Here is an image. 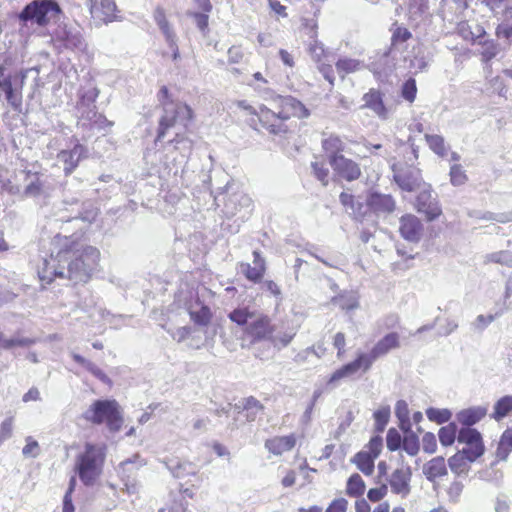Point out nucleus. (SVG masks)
Masks as SVG:
<instances>
[{
	"label": "nucleus",
	"instance_id": "f257e3e1",
	"mask_svg": "<svg viewBox=\"0 0 512 512\" xmlns=\"http://www.w3.org/2000/svg\"><path fill=\"white\" fill-rule=\"evenodd\" d=\"M99 259L100 251L96 247L71 240L56 255L42 258L37 273L46 284L55 278L68 279L74 284L86 283L97 269Z\"/></svg>",
	"mask_w": 512,
	"mask_h": 512
},
{
	"label": "nucleus",
	"instance_id": "f03ea898",
	"mask_svg": "<svg viewBox=\"0 0 512 512\" xmlns=\"http://www.w3.org/2000/svg\"><path fill=\"white\" fill-rule=\"evenodd\" d=\"M271 108L264 105L256 111L245 101H240L238 106L250 114L256 115L264 129L274 135H282L288 131L286 121L291 117L303 118L308 116V110L296 98L292 96H275L271 101Z\"/></svg>",
	"mask_w": 512,
	"mask_h": 512
},
{
	"label": "nucleus",
	"instance_id": "7ed1b4c3",
	"mask_svg": "<svg viewBox=\"0 0 512 512\" xmlns=\"http://www.w3.org/2000/svg\"><path fill=\"white\" fill-rule=\"evenodd\" d=\"M105 459L104 448L87 443L83 453L77 456L76 471L84 485H92L100 475Z\"/></svg>",
	"mask_w": 512,
	"mask_h": 512
},
{
	"label": "nucleus",
	"instance_id": "20e7f679",
	"mask_svg": "<svg viewBox=\"0 0 512 512\" xmlns=\"http://www.w3.org/2000/svg\"><path fill=\"white\" fill-rule=\"evenodd\" d=\"M84 419L93 424L106 422L112 432L120 430L123 418L119 411V405L115 400H96L83 414Z\"/></svg>",
	"mask_w": 512,
	"mask_h": 512
},
{
	"label": "nucleus",
	"instance_id": "39448f33",
	"mask_svg": "<svg viewBox=\"0 0 512 512\" xmlns=\"http://www.w3.org/2000/svg\"><path fill=\"white\" fill-rule=\"evenodd\" d=\"M163 113L159 119L156 141H161L167 131L173 127L187 128L193 118L192 109L183 102H167L162 108Z\"/></svg>",
	"mask_w": 512,
	"mask_h": 512
},
{
	"label": "nucleus",
	"instance_id": "423d86ee",
	"mask_svg": "<svg viewBox=\"0 0 512 512\" xmlns=\"http://www.w3.org/2000/svg\"><path fill=\"white\" fill-rule=\"evenodd\" d=\"M61 9L54 0H33L19 13L18 19L26 25L28 22L45 26L51 20H56Z\"/></svg>",
	"mask_w": 512,
	"mask_h": 512
},
{
	"label": "nucleus",
	"instance_id": "0eeeda50",
	"mask_svg": "<svg viewBox=\"0 0 512 512\" xmlns=\"http://www.w3.org/2000/svg\"><path fill=\"white\" fill-rule=\"evenodd\" d=\"M23 173L24 187L21 192V200L48 198L50 196L53 185L50 183L48 176L30 170H23Z\"/></svg>",
	"mask_w": 512,
	"mask_h": 512
},
{
	"label": "nucleus",
	"instance_id": "6e6552de",
	"mask_svg": "<svg viewBox=\"0 0 512 512\" xmlns=\"http://www.w3.org/2000/svg\"><path fill=\"white\" fill-rule=\"evenodd\" d=\"M458 443L465 444L461 451L469 462H474L484 453V444L480 432L474 428H461L457 435Z\"/></svg>",
	"mask_w": 512,
	"mask_h": 512
},
{
	"label": "nucleus",
	"instance_id": "1a4fd4ad",
	"mask_svg": "<svg viewBox=\"0 0 512 512\" xmlns=\"http://www.w3.org/2000/svg\"><path fill=\"white\" fill-rule=\"evenodd\" d=\"M400 347L399 335L396 332H391L380 339L369 353H361L358 356L364 363V371L370 369L375 360L385 356L392 349Z\"/></svg>",
	"mask_w": 512,
	"mask_h": 512
},
{
	"label": "nucleus",
	"instance_id": "9d476101",
	"mask_svg": "<svg viewBox=\"0 0 512 512\" xmlns=\"http://www.w3.org/2000/svg\"><path fill=\"white\" fill-rule=\"evenodd\" d=\"M26 78L25 73L19 75H8L7 81L0 82V91L4 93L5 99L16 112L22 109V87Z\"/></svg>",
	"mask_w": 512,
	"mask_h": 512
},
{
	"label": "nucleus",
	"instance_id": "9b49d317",
	"mask_svg": "<svg viewBox=\"0 0 512 512\" xmlns=\"http://www.w3.org/2000/svg\"><path fill=\"white\" fill-rule=\"evenodd\" d=\"M393 178L397 185L404 191L417 190L422 183L420 171L412 167H397L393 165Z\"/></svg>",
	"mask_w": 512,
	"mask_h": 512
},
{
	"label": "nucleus",
	"instance_id": "f8f14e48",
	"mask_svg": "<svg viewBox=\"0 0 512 512\" xmlns=\"http://www.w3.org/2000/svg\"><path fill=\"white\" fill-rule=\"evenodd\" d=\"M412 471L409 466L397 468L388 478L391 491L401 497H407L411 492Z\"/></svg>",
	"mask_w": 512,
	"mask_h": 512
},
{
	"label": "nucleus",
	"instance_id": "ddd939ff",
	"mask_svg": "<svg viewBox=\"0 0 512 512\" xmlns=\"http://www.w3.org/2000/svg\"><path fill=\"white\" fill-rule=\"evenodd\" d=\"M98 95L99 90L97 88H90L80 94L76 109L81 121L89 122L96 117L97 108L95 103Z\"/></svg>",
	"mask_w": 512,
	"mask_h": 512
},
{
	"label": "nucleus",
	"instance_id": "4468645a",
	"mask_svg": "<svg viewBox=\"0 0 512 512\" xmlns=\"http://www.w3.org/2000/svg\"><path fill=\"white\" fill-rule=\"evenodd\" d=\"M416 208L419 213L425 214L428 221L435 220L442 213L438 200L432 195L430 189H424L418 194Z\"/></svg>",
	"mask_w": 512,
	"mask_h": 512
},
{
	"label": "nucleus",
	"instance_id": "2eb2a0df",
	"mask_svg": "<svg viewBox=\"0 0 512 512\" xmlns=\"http://www.w3.org/2000/svg\"><path fill=\"white\" fill-rule=\"evenodd\" d=\"M86 153V147L77 143L72 149L61 150L57 154V161L63 165V171L66 176L70 175L77 168L80 160L86 157Z\"/></svg>",
	"mask_w": 512,
	"mask_h": 512
},
{
	"label": "nucleus",
	"instance_id": "dca6fc26",
	"mask_svg": "<svg viewBox=\"0 0 512 512\" xmlns=\"http://www.w3.org/2000/svg\"><path fill=\"white\" fill-rule=\"evenodd\" d=\"M90 3V12L95 20L105 24L120 20L116 15L117 6L114 0H101L99 5L96 0H90Z\"/></svg>",
	"mask_w": 512,
	"mask_h": 512
},
{
	"label": "nucleus",
	"instance_id": "f3484780",
	"mask_svg": "<svg viewBox=\"0 0 512 512\" xmlns=\"http://www.w3.org/2000/svg\"><path fill=\"white\" fill-rule=\"evenodd\" d=\"M330 166L340 178L349 182L354 181L361 176L359 164L345 156L336 159L334 158Z\"/></svg>",
	"mask_w": 512,
	"mask_h": 512
},
{
	"label": "nucleus",
	"instance_id": "a211bd4d",
	"mask_svg": "<svg viewBox=\"0 0 512 512\" xmlns=\"http://www.w3.org/2000/svg\"><path fill=\"white\" fill-rule=\"evenodd\" d=\"M422 229V224L416 216L407 214L400 218L399 231L405 240L418 242L421 238Z\"/></svg>",
	"mask_w": 512,
	"mask_h": 512
},
{
	"label": "nucleus",
	"instance_id": "6ab92c4d",
	"mask_svg": "<svg viewBox=\"0 0 512 512\" xmlns=\"http://www.w3.org/2000/svg\"><path fill=\"white\" fill-rule=\"evenodd\" d=\"M248 335L254 341L270 339L273 329L267 316L255 315L249 326L246 328Z\"/></svg>",
	"mask_w": 512,
	"mask_h": 512
},
{
	"label": "nucleus",
	"instance_id": "aec40b11",
	"mask_svg": "<svg viewBox=\"0 0 512 512\" xmlns=\"http://www.w3.org/2000/svg\"><path fill=\"white\" fill-rule=\"evenodd\" d=\"M364 370V363L358 356L354 361L343 365L337 369L327 380L326 386L328 389H334L338 386L342 379L349 378L356 374L360 369Z\"/></svg>",
	"mask_w": 512,
	"mask_h": 512
},
{
	"label": "nucleus",
	"instance_id": "412c9836",
	"mask_svg": "<svg viewBox=\"0 0 512 512\" xmlns=\"http://www.w3.org/2000/svg\"><path fill=\"white\" fill-rule=\"evenodd\" d=\"M253 266L248 263L241 264V271L246 276V278L252 282H259L265 273L266 265L265 259L261 256L259 251L253 252Z\"/></svg>",
	"mask_w": 512,
	"mask_h": 512
},
{
	"label": "nucleus",
	"instance_id": "4be33fe9",
	"mask_svg": "<svg viewBox=\"0 0 512 512\" xmlns=\"http://www.w3.org/2000/svg\"><path fill=\"white\" fill-rule=\"evenodd\" d=\"M367 205L375 213H391L395 209V201L391 195L373 192L367 198Z\"/></svg>",
	"mask_w": 512,
	"mask_h": 512
},
{
	"label": "nucleus",
	"instance_id": "5701e85b",
	"mask_svg": "<svg viewBox=\"0 0 512 512\" xmlns=\"http://www.w3.org/2000/svg\"><path fill=\"white\" fill-rule=\"evenodd\" d=\"M487 412V406H473L459 411L456 414V419L460 424L466 426L465 428H471L472 425L483 419Z\"/></svg>",
	"mask_w": 512,
	"mask_h": 512
},
{
	"label": "nucleus",
	"instance_id": "b1692460",
	"mask_svg": "<svg viewBox=\"0 0 512 512\" xmlns=\"http://www.w3.org/2000/svg\"><path fill=\"white\" fill-rule=\"evenodd\" d=\"M296 444V438L293 434L286 436H277L265 441V448L274 455H281L290 451Z\"/></svg>",
	"mask_w": 512,
	"mask_h": 512
},
{
	"label": "nucleus",
	"instance_id": "393cba45",
	"mask_svg": "<svg viewBox=\"0 0 512 512\" xmlns=\"http://www.w3.org/2000/svg\"><path fill=\"white\" fill-rule=\"evenodd\" d=\"M364 106L371 109L377 116L382 119L388 117V111L383 103L382 94L380 91L371 89L363 96Z\"/></svg>",
	"mask_w": 512,
	"mask_h": 512
},
{
	"label": "nucleus",
	"instance_id": "a878e982",
	"mask_svg": "<svg viewBox=\"0 0 512 512\" xmlns=\"http://www.w3.org/2000/svg\"><path fill=\"white\" fill-rule=\"evenodd\" d=\"M423 474L427 480L433 482L436 478L447 474L445 459L442 456L435 457L423 466Z\"/></svg>",
	"mask_w": 512,
	"mask_h": 512
},
{
	"label": "nucleus",
	"instance_id": "bb28decb",
	"mask_svg": "<svg viewBox=\"0 0 512 512\" xmlns=\"http://www.w3.org/2000/svg\"><path fill=\"white\" fill-rule=\"evenodd\" d=\"M322 147L327 154L329 164L335 158L344 156L342 152L345 151V143L338 136L331 135L322 141Z\"/></svg>",
	"mask_w": 512,
	"mask_h": 512
},
{
	"label": "nucleus",
	"instance_id": "cd10ccee",
	"mask_svg": "<svg viewBox=\"0 0 512 512\" xmlns=\"http://www.w3.org/2000/svg\"><path fill=\"white\" fill-rule=\"evenodd\" d=\"M252 206V200L248 195L239 193L231 195L225 203V213L229 216L235 215L240 208L249 209Z\"/></svg>",
	"mask_w": 512,
	"mask_h": 512
},
{
	"label": "nucleus",
	"instance_id": "c85d7f7f",
	"mask_svg": "<svg viewBox=\"0 0 512 512\" xmlns=\"http://www.w3.org/2000/svg\"><path fill=\"white\" fill-rule=\"evenodd\" d=\"M153 18L160 31L163 33L166 42H172L173 38L177 37L170 22L166 18L165 10L158 6L153 12Z\"/></svg>",
	"mask_w": 512,
	"mask_h": 512
},
{
	"label": "nucleus",
	"instance_id": "c756f323",
	"mask_svg": "<svg viewBox=\"0 0 512 512\" xmlns=\"http://www.w3.org/2000/svg\"><path fill=\"white\" fill-rule=\"evenodd\" d=\"M236 408L246 412L245 417L248 422L255 421L264 410L263 404L252 396L245 398L242 405H236Z\"/></svg>",
	"mask_w": 512,
	"mask_h": 512
},
{
	"label": "nucleus",
	"instance_id": "7c9ffc66",
	"mask_svg": "<svg viewBox=\"0 0 512 512\" xmlns=\"http://www.w3.org/2000/svg\"><path fill=\"white\" fill-rule=\"evenodd\" d=\"M61 39L64 46L71 50L81 51L86 47L85 40L79 31L64 30Z\"/></svg>",
	"mask_w": 512,
	"mask_h": 512
},
{
	"label": "nucleus",
	"instance_id": "2f4dec72",
	"mask_svg": "<svg viewBox=\"0 0 512 512\" xmlns=\"http://www.w3.org/2000/svg\"><path fill=\"white\" fill-rule=\"evenodd\" d=\"M192 321L200 326H207L210 323L212 313L208 306L196 304L189 311Z\"/></svg>",
	"mask_w": 512,
	"mask_h": 512
},
{
	"label": "nucleus",
	"instance_id": "473e14b6",
	"mask_svg": "<svg viewBox=\"0 0 512 512\" xmlns=\"http://www.w3.org/2000/svg\"><path fill=\"white\" fill-rule=\"evenodd\" d=\"M512 411V395L501 397L494 404V411L491 418L500 421L505 418Z\"/></svg>",
	"mask_w": 512,
	"mask_h": 512
},
{
	"label": "nucleus",
	"instance_id": "72a5a7b5",
	"mask_svg": "<svg viewBox=\"0 0 512 512\" xmlns=\"http://www.w3.org/2000/svg\"><path fill=\"white\" fill-rule=\"evenodd\" d=\"M363 67L364 64L357 59L342 58L336 62L337 72L342 78H344L346 74L361 70Z\"/></svg>",
	"mask_w": 512,
	"mask_h": 512
},
{
	"label": "nucleus",
	"instance_id": "f704fd0d",
	"mask_svg": "<svg viewBox=\"0 0 512 512\" xmlns=\"http://www.w3.org/2000/svg\"><path fill=\"white\" fill-rule=\"evenodd\" d=\"M374 460L375 458L367 452H358L354 457V463L357 468L365 475H371L374 471Z\"/></svg>",
	"mask_w": 512,
	"mask_h": 512
},
{
	"label": "nucleus",
	"instance_id": "c9c22d12",
	"mask_svg": "<svg viewBox=\"0 0 512 512\" xmlns=\"http://www.w3.org/2000/svg\"><path fill=\"white\" fill-rule=\"evenodd\" d=\"M458 427L454 422L440 428L438 436L439 441L443 446H450L454 443L458 435Z\"/></svg>",
	"mask_w": 512,
	"mask_h": 512
},
{
	"label": "nucleus",
	"instance_id": "e433bc0d",
	"mask_svg": "<svg viewBox=\"0 0 512 512\" xmlns=\"http://www.w3.org/2000/svg\"><path fill=\"white\" fill-rule=\"evenodd\" d=\"M365 491V483L362 477L355 473L351 475L347 481L346 492L351 497L361 496Z\"/></svg>",
	"mask_w": 512,
	"mask_h": 512
},
{
	"label": "nucleus",
	"instance_id": "4c0bfd02",
	"mask_svg": "<svg viewBox=\"0 0 512 512\" xmlns=\"http://www.w3.org/2000/svg\"><path fill=\"white\" fill-rule=\"evenodd\" d=\"M485 263H496L512 267V252L508 250H502L497 252L489 253L485 256Z\"/></svg>",
	"mask_w": 512,
	"mask_h": 512
},
{
	"label": "nucleus",
	"instance_id": "58836bf2",
	"mask_svg": "<svg viewBox=\"0 0 512 512\" xmlns=\"http://www.w3.org/2000/svg\"><path fill=\"white\" fill-rule=\"evenodd\" d=\"M255 315L256 314L254 312H250L248 308H238L229 313V318L240 326L247 325L248 327L250 321L255 318Z\"/></svg>",
	"mask_w": 512,
	"mask_h": 512
},
{
	"label": "nucleus",
	"instance_id": "ea45409f",
	"mask_svg": "<svg viewBox=\"0 0 512 512\" xmlns=\"http://www.w3.org/2000/svg\"><path fill=\"white\" fill-rule=\"evenodd\" d=\"M427 418L437 424L448 422L452 417V412L449 409H439L430 407L426 410Z\"/></svg>",
	"mask_w": 512,
	"mask_h": 512
},
{
	"label": "nucleus",
	"instance_id": "a19ab883",
	"mask_svg": "<svg viewBox=\"0 0 512 512\" xmlns=\"http://www.w3.org/2000/svg\"><path fill=\"white\" fill-rule=\"evenodd\" d=\"M429 148L437 155L443 157L447 154L444 138L440 135L425 134Z\"/></svg>",
	"mask_w": 512,
	"mask_h": 512
},
{
	"label": "nucleus",
	"instance_id": "79ce46f5",
	"mask_svg": "<svg viewBox=\"0 0 512 512\" xmlns=\"http://www.w3.org/2000/svg\"><path fill=\"white\" fill-rule=\"evenodd\" d=\"M308 51L312 59L320 63L322 59L328 57V51L324 48V45L317 39H313L308 45Z\"/></svg>",
	"mask_w": 512,
	"mask_h": 512
},
{
	"label": "nucleus",
	"instance_id": "37998d69",
	"mask_svg": "<svg viewBox=\"0 0 512 512\" xmlns=\"http://www.w3.org/2000/svg\"><path fill=\"white\" fill-rule=\"evenodd\" d=\"M467 462L469 461L466 459V455L463 451H458L448 459V465L455 473L463 472L467 466Z\"/></svg>",
	"mask_w": 512,
	"mask_h": 512
},
{
	"label": "nucleus",
	"instance_id": "c03bdc74",
	"mask_svg": "<svg viewBox=\"0 0 512 512\" xmlns=\"http://www.w3.org/2000/svg\"><path fill=\"white\" fill-rule=\"evenodd\" d=\"M390 417V407L385 406L374 412L375 430L383 432Z\"/></svg>",
	"mask_w": 512,
	"mask_h": 512
},
{
	"label": "nucleus",
	"instance_id": "a18cd8bd",
	"mask_svg": "<svg viewBox=\"0 0 512 512\" xmlns=\"http://www.w3.org/2000/svg\"><path fill=\"white\" fill-rule=\"evenodd\" d=\"M170 143L174 144V148L179 150L184 156L189 154L193 147V142L181 133H177Z\"/></svg>",
	"mask_w": 512,
	"mask_h": 512
},
{
	"label": "nucleus",
	"instance_id": "49530a36",
	"mask_svg": "<svg viewBox=\"0 0 512 512\" xmlns=\"http://www.w3.org/2000/svg\"><path fill=\"white\" fill-rule=\"evenodd\" d=\"M402 448L410 455L415 456L419 452L420 445L418 436L414 433L405 435L402 443Z\"/></svg>",
	"mask_w": 512,
	"mask_h": 512
},
{
	"label": "nucleus",
	"instance_id": "de8ad7c7",
	"mask_svg": "<svg viewBox=\"0 0 512 512\" xmlns=\"http://www.w3.org/2000/svg\"><path fill=\"white\" fill-rule=\"evenodd\" d=\"M417 94L416 81L413 78L406 80L401 87V96L408 102H414Z\"/></svg>",
	"mask_w": 512,
	"mask_h": 512
},
{
	"label": "nucleus",
	"instance_id": "09e8293b",
	"mask_svg": "<svg viewBox=\"0 0 512 512\" xmlns=\"http://www.w3.org/2000/svg\"><path fill=\"white\" fill-rule=\"evenodd\" d=\"M450 181L454 186H461L466 183L467 175L459 164H454L450 168Z\"/></svg>",
	"mask_w": 512,
	"mask_h": 512
},
{
	"label": "nucleus",
	"instance_id": "8fccbe9b",
	"mask_svg": "<svg viewBox=\"0 0 512 512\" xmlns=\"http://www.w3.org/2000/svg\"><path fill=\"white\" fill-rule=\"evenodd\" d=\"M497 317V314L478 315L471 323V327L475 332L482 333Z\"/></svg>",
	"mask_w": 512,
	"mask_h": 512
},
{
	"label": "nucleus",
	"instance_id": "3c124183",
	"mask_svg": "<svg viewBox=\"0 0 512 512\" xmlns=\"http://www.w3.org/2000/svg\"><path fill=\"white\" fill-rule=\"evenodd\" d=\"M34 343H35L34 339L16 336L11 339L3 340L1 343V347L8 350L15 346L29 347V346L33 345Z\"/></svg>",
	"mask_w": 512,
	"mask_h": 512
},
{
	"label": "nucleus",
	"instance_id": "603ef678",
	"mask_svg": "<svg viewBox=\"0 0 512 512\" xmlns=\"http://www.w3.org/2000/svg\"><path fill=\"white\" fill-rule=\"evenodd\" d=\"M311 168L314 176L324 185L326 186L329 181V169L325 166L324 163L312 162Z\"/></svg>",
	"mask_w": 512,
	"mask_h": 512
},
{
	"label": "nucleus",
	"instance_id": "864d4df0",
	"mask_svg": "<svg viewBox=\"0 0 512 512\" xmlns=\"http://www.w3.org/2000/svg\"><path fill=\"white\" fill-rule=\"evenodd\" d=\"M386 443L387 448L390 451H396L401 447L403 440L401 438L400 433L395 428H391L388 430L386 436Z\"/></svg>",
	"mask_w": 512,
	"mask_h": 512
},
{
	"label": "nucleus",
	"instance_id": "5fc2aeb1",
	"mask_svg": "<svg viewBox=\"0 0 512 512\" xmlns=\"http://www.w3.org/2000/svg\"><path fill=\"white\" fill-rule=\"evenodd\" d=\"M332 302L345 310H352L358 306L356 298L352 295L348 297H345L343 295L333 297Z\"/></svg>",
	"mask_w": 512,
	"mask_h": 512
},
{
	"label": "nucleus",
	"instance_id": "6e6d98bb",
	"mask_svg": "<svg viewBox=\"0 0 512 512\" xmlns=\"http://www.w3.org/2000/svg\"><path fill=\"white\" fill-rule=\"evenodd\" d=\"M92 129L107 130L113 126V122L109 121L104 115L96 113V117L88 122Z\"/></svg>",
	"mask_w": 512,
	"mask_h": 512
},
{
	"label": "nucleus",
	"instance_id": "4d7b16f0",
	"mask_svg": "<svg viewBox=\"0 0 512 512\" xmlns=\"http://www.w3.org/2000/svg\"><path fill=\"white\" fill-rule=\"evenodd\" d=\"M1 190L11 196H16L21 200L22 187L13 183L10 177L1 183Z\"/></svg>",
	"mask_w": 512,
	"mask_h": 512
},
{
	"label": "nucleus",
	"instance_id": "13d9d810",
	"mask_svg": "<svg viewBox=\"0 0 512 512\" xmlns=\"http://www.w3.org/2000/svg\"><path fill=\"white\" fill-rule=\"evenodd\" d=\"M422 447L423 451L429 454H432L437 449V441L436 437L431 432H426L422 437Z\"/></svg>",
	"mask_w": 512,
	"mask_h": 512
},
{
	"label": "nucleus",
	"instance_id": "bf43d9fd",
	"mask_svg": "<svg viewBox=\"0 0 512 512\" xmlns=\"http://www.w3.org/2000/svg\"><path fill=\"white\" fill-rule=\"evenodd\" d=\"M13 432V417L6 418L0 425V444L9 439Z\"/></svg>",
	"mask_w": 512,
	"mask_h": 512
},
{
	"label": "nucleus",
	"instance_id": "052dcab7",
	"mask_svg": "<svg viewBox=\"0 0 512 512\" xmlns=\"http://www.w3.org/2000/svg\"><path fill=\"white\" fill-rule=\"evenodd\" d=\"M188 16L192 17L195 21L196 26L201 32H205L208 27L209 16L207 13H199V12H188Z\"/></svg>",
	"mask_w": 512,
	"mask_h": 512
},
{
	"label": "nucleus",
	"instance_id": "680f3d73",
	"mask_svg": "<svg viewBox=\"0 0 512 512\" xmlns=\"http://www.w3.org/2000/svg\"><path fill=\"white\" fill-rule=\"evenodd\" d=\"M463 488H464V485L462 484V482H460V481L452 482L447 490L449 501L454 502V503L458 502V500L461 496V493L463 491Z\"/></svg>",
	"mask_w": 512,
	"mask_h": 512
},
{
	"label": "nucleus",
	"instance_id": "e2e57ef3",
	"mask_svg": "<svg viewBox=\"0 0 512 512\" xmlns=\"http://www.w3.org/2000/svg\"><path fill=\"white\" fill-rule=\"evenodd\" d=\"M191 464L177 462L176 465L169 466V470L176 478H182L187 474L193 473L190 469Z\"/></svg>",
	"mask_w": 512,
	"mask_h": 512
},
{
	"label": "nucleus",
	"instance_id": "0e129e2a",
	"mask_svg": "<svg viewBox=\"0 0 512 512\" xmlns=\"http://www.w3.org/2000/svg\"><path fill=\"white\" fill-rule=\"evenodd\" d=\"M27 444L22 449V454L25 457H36L39 454V445L38 442L35 440H32L31 437H27L26 439Z\"/></svg>",
	"mask_w": 512,
	"mask_h": 512
},
{
	"label": "nucleus",
	"instance_id": "69168bd1",
	"mask_svg": "<svg viewBox=\"0 0 512 512\" xmlns=\"http://www.w3.org/2000/svg\"><path fill=\"white\" fill-rule=\"evenodd\" d=\"M388 487L386 484L381 485L378 488H372L368 491L367 497L372 502H378L386 496Z\"/></svg>",
	"mask_w": 512,
	"mask_h": 512
},
{
	"label": "nucleus",
	"instance_id": "338daca9",
	"mask_svg": "<svg viewBox=\"0 0 512 512\" xmlns=\"http://www.w3.org/2000/svg\"><path fill=\"white\" fill-rule=\"evenodd\" d=\"M411 36H412V34L407 28L398 27L393 32L392 44L403 43V42L407 41L408 39H410Z\"/></svg>",
	"mask_w": 512,
	"mask_h": 512
},
{
	"label": "nucleus",
	"instance_id": "774afa93",
	"mask_svg": "<svg viewBox=\"0 0 512 512\" xmlns=\"http://www.w3.org/2000/svg\"><path fill=\"white\" fill-rule=\"evenodd\" d=\"M348 501L344 498L334 499L325 512H346Z\"/></svg>",
	"mask_w": 512,
	"mask_h": 512
}]
</instances>
